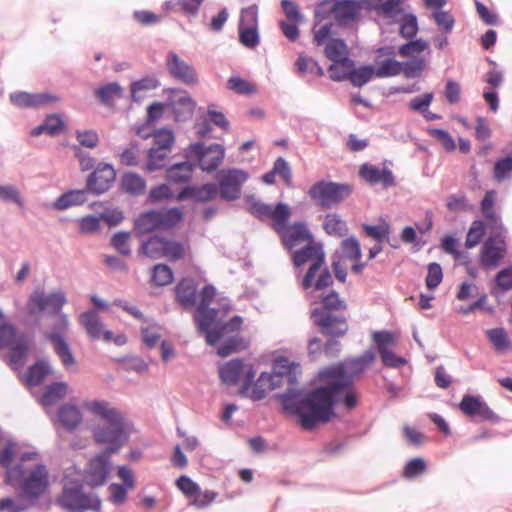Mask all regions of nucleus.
I'll return each mask as SVG.
<instances>
[{"label": "nucleus", "instance_id": "nucleus-42", "mask_svg": "<svg viewBox=\"0 0 512 512\" xmlns=\"http://www.w3.org/2000/svg\"><path fill=\"white\" fill-rule=\"evenodd\" d=\"M153 240L162 242V257H167L170 261H178L185 254L184 244L181 241L163 237L159 234H153Z\"/></svg>", "mask_w": 512, "mask_h": 512}, {"label": "nucleus", "instance_id": "nucleus-29", "mask_svg": "<svg viewBox=\"0 0 512 512\" xmlns=\"http://www.w3.org/2000/svg\"><path fill=\"white\" fill-rule=\"evenodd\" d=\"M373 77H375V66L373 64L355 65L353 60V68L343 75L334 74L333 78L341 80H349L354 87H362L366 85Z\"/></svg>", "mask_w": 512, "mask_h": 512}, {"label": "nucleus", "instance_id": "nucleus-27", "mask_svg": "<svg viewBox=\"0 0 512 512\" xmlns=\"http://www.w3.org/2000/svg\"><path fill=\"white\" fill-rule=\"evenodd\" d=\"M47 339L52 343L56 355L67 370L75 365L76 359L65 334L61 332H50Z\"/></svg>", "mask_w": 512, "mask_h": 512}, {"label": "nucleus", "instance_id": "nucleus-43", "mask_svg": "<svg viewBox=\"0 0 512 512\" xmlns=\"http://www.w3.org/2000/svg\"><path fill=\"white\" fill-rule=\"evenodd\" d=\"M161 82L156 75H146L138 80H135L130 85L131 100L137 104L143 101V97L137 93L140 91H150L159 88Z\"/></svg>", "mask_w": 512, "mask_h": 512}, {"label": "nucleus", "instance_id": "nucleus-9", "mask_svg": "<svg viewBox=\"0 0 512 512\" xmlns=\"http://www.w3.org/2000/svg\"><path fill=\"white\" fill-rule=\"evenodd\" d=\"M246 202L249 204L248 212L259 221L263 222L267 218H272V228L276 226L280 227L282 223L292 216L291 207L282 201H278L274 206L267 204L259 199H256L253 195L246 196Z\"/></svg>", "mask_w": 512, "mask_h": 512}, {"label": "nucleus", "instance_id": "nucleus-63", "mask_svg": "<svg viewBox=\"0 0 512 512\" xmlns=\"http://www.w3.org/2000/svg\"><path fill=\"white\" fill-rule=\"evenodd\" d=\"M341 248L344 256L349 260H361L362 249L360 241L356 236H349L342 240Z\"/></svg>", "mask_w": 512, "mask_h": 512}, {"label": "nucleus", "instance_id": "nucleus-3", "mask_svg": "<svg viewBox=\"0 0 512 512\" xmlns=\"http://www.w3.org/2000/svg\"><path fill=\"white\" fill-rule=\"evenodd\" d=\"M309 320L312 332L307 341V353L311 361L317 360L322 354L327 357H337L342 351L343 338L348 330L349 324L344 315L341 314H310Z\"/></svg>", "mask_w": 512, "mask_h": 512}, {"label": "nucleus", "instance_id": "nucleus-6", "mask_svg": "<svg viewBox=\"0 0 512 512\" xmlns=\"http://www.w3.org/2000/svg\"><path fill=\"white\" fill-rule=\"evenodd\" d=\"M9 348L10 355L6 363L13 371L20 370L30 352V338L10 322L0 323V350Z\"/></svg>", "mask_w": 512, "mask_h": 512}, {"label": "nucleus", "instance_id": "nucleus-11", "mask_svg": "<svg viewBox=\"0 0 512 512\" xmlns=\"http://www.w3.org/2000/svg\"><path fill=\"white\" fill-rule=\"evenodd\" d=\"M291 260L296 268L302 267L309 261L311 262L306 271V279L309 280L325 265L326 256L323 244L312 239V241L307 242L300 249L294 250L291 255Z\"/></svg>", "mask_w": 512, "mask_h": 512}, {"label": "nucleus", "instance_id": "nucleus-2", "mask_svg": "<svg viewBox=\"0 0 512 512\" xmlns=\"http://www.w3.org/2000/svg\"><path fill=\"white\" fill-rule=\"evenodd\" d=\"M83 408L91 415L100 418L107 425H95L91 434L96 444H105L104 449L91 459L86 471V483L91 488L103 486L110 477L111 455L118 453L131 437L133 422L119 409L110 407L105 400H86Z\"/></svg>", "mask_w": 512, "mask_h": 512}, {"label": "nucleus", "instance_id": "nucleus-22", "mask_svg": "<svg viewBox=\"0 0 512 512\" xmlns=\"http://www.w3.org/2000/svg\"><path fill=\"white\" fill-rule=\"evenodd\" d=\"M17 442L9 439L0 449V466L5 471L4 483H10L14 475H21L24 464L14 463L16 457Z\"/></svg>", "mask_w": 512, "mask_h": 512}, {"label": "nucleus", "instance_id": "nucleus-32", "mask_svg": "<svg viewBox=\"0 0 512 512\" xmlns=\"http://www.w3.org/2000/svg\"><path fill=\"white\" fill-rule=\"evenodd\" d=\"M279 176L286 185H290L292 181V170L288 161L284 157H278L271 168L261 176L263 183L267 185H274L276 180L275 177Z\"/></svg>", "mask_w": 512, "mask_h": 512}, {"label": "nucleus", "instance_id": "nucleus-19", "mask_svg": "<svg viewBox=\"0 0 512 512\" xmlns=\"http://www.w3.org/2000/svg\"><path fill=\"white\" fill-rule=\"evenodd\" d=\"M458 408L471 419L478 421L500 422V417L488 406L480 395L465 394Z\"/></svg>", "mask_w": 512, "mask_h": 512}, {"label": "nucleus", "instance_id": "nucleus-47", "mask_svg": "<svg viewBox=\"0 0 512 512\" xmlns=\"http://www.w3.org/2000/svg\"><path fill=\"white\" fill-rule=\"evenodd\" d=\"M377 6L373 9L378 15L387 18L395 19L400 13L403 12V4L405 0H369Z\"/></svg>", "mask_w": 512, "mask_h": 512}, {"label": "nucleus", "instance_id": "nucleus-52", "mask_svg": "<svg viewBox=\"0 0 512 512\" xmlns=\"http://www.w3.org/2000/svg\"><path fill=\"white\" fill-rule=\"evenodd\" d=\"M375 77L390 78L400 75L401 61L393 57H386L383 60L375 59Z\"/></svg>", "mask_w": 512, "mask_h": 512}, {"label": "nucleus", "instance_id": "nucleus-4", "mask_svg": "<svg viewBox=\"0 0 512 512\" xmlns=\"http://www.w3.org/2000/svg\"><path fill=\"white\" fill-rule=\"evenodd\" d=\"M185 160L171 164L173 170L184 171L191 174L199 167L206 173H212L218 169L225 158V147L219 143L206 145L203 141L190 143L183 150Z\"/></svg>", "mask_w": 512, "mask_h": 512}, {"label": "nucleus", "instance_id": "nucleus-16", "mask_svg": "<svg viewBox=\"0 0 512 512\" xmlns=\"http://www.w3.org/2000/svg\"><path fill=\"white\" fill-rule=\"evenodd\" d=\"M333 7L330 12H334L337 25L343 28L359 20L361 9L371 12L377 8L369 0H334Z\"/></svg>", "mask_w": 512, "mask_h": 512}, {"label": "nucleus", "instance_id": "nucleus-31", "mask_svg": "<svg viewBox=\"0 0 512 512\" xmlns=\"http://www.w3.org/2000/svg\"><path fill=\"white\" fill-rule=\"evenodd\" d=\"M506 250V245H495L490 240H484L479 255L481 265L485 268H496L504 258Z\"/></svg>", "mask_w": 512, "mask_h": 512}, {"label": "nucleus", "instance_id": "nucleus-8", "mask_svg": "<svg viewBox=\"0 0 512 512\" xmlns=\"http://www.w3.org/2000/svg\"><path fill=\"white\" fill-rule=\"evenodd\" d=\"M353 192V186L347 182H334L331 180H319L308 190L309 197L323 209L341 203Z\"/></svg>", "mask_w": 512, "mask_h": 512}, {"label": "nucleus", "instance_id": "nucleus-24", "mask_svg": "<svg viewBox=\"0 0 512 512\" xmlns=\"http://www.w3.org/2000/svg\"><path fill=\"white\" fill-rule=\"evenodd\" d=\"M359 175L370 185L381 183L384 188H389L396 183L392 170L387 167L380 168L370 163H364L360 166Z\"/></svg>", "mask_w": 512, "mask_h": 512}, {"label": "nucleus", "instance_id": "nucleus-45", "mask_svg": "<svg viewBox=\"0 0 512 512\" xmlns=\"http://www.w3.org/2000/svg\"><path fill=\"white\" fill-rule=\"evenodd\" d=\"M319 276L315 279L316 275H313L309 280L306 279V273L304 274L301 286L304 290L313 288L315 291H321L329 288L333 284V278L331 272L327 266H323L319 270Z\"/></svg>", "mask_w": 512, "mask_h": 512}, {"label": "nucleus", "instance_id": "nucleus-21", "mask_svg": "<svg viewBox=\"0 0 512 512\" xmlns=\"http://www.w3.org/2000/svg\"><path fill=\"white\" fill-rule=\"evenodd\" d=\"M218 194L217 184L214 182H206L200 185L191 184L182 187L177 194H175V199L180 202L193 200L197 203H205L213 200Z\"/></svg>", "mask_w": 512, "mask_h": 512}, {"label": "nucleus", "instance_id": "nucleus-44", "mask_svg": "<svg viewBox=\"0 0 512 512\" xmlns=\"http://www.w3.org/2000/svg\"><path fill=\"white\" fill-rule=\"evenodd\" d=\"M80 321L91 339L98 340L101 338L104 324L95 310L84 311L80 316Z\"/></svg>", "mask_w": 512, "mask_h": 512}, {"label": "nucleus", "instance_id": "nucleus-35", "mask_svg": "<svg viewBox=\"0 0 512 512\" xmlns=\"http://www.w3.org/2000/svg\"><path fill=\"white\" fill-rule=\"evenodd\" d=\"M146 189V180L134 171L123 173L119 182V190L132 196H139Z\"/></svg>", "mask_w": 512, "mask_h": 512}, {"label": "nucleus", "instance_id": "nucleus-46", "mask_svg": "<svg viewBox=\"0 0 512 512\" xmlns=\"http://www.w3.org/2000/svg\"><path fill=\"white\" fill-rule=\"evenodd\" d=\"M512 289V266H506L500 269L494 278V283L490 293L495 297H500Z\"/></svg>", "mask_w": 512, "mask_h": 512}, {"label": "nucleus", "instance_id": "nucleus-53", "mask_svg": "<svg viewBox=\"0 0 512 512\" xmlns=\"http://www.w3.org/2000/svg\"><path fill=\"white\" fill-rule=\"evenodd\" d=\"M486 231H487L486 222L481 219H475L471 223V225L468 229V232L466 234L465 247L467 249H472L476 245H478L482 241L484 235L486 234Z\"/></svg>", "mask_w": 512, "mask_h": 512}, {"label": "nucleus", "instance_id": "nucleus-17", "mask_svg": "<svg viewBox=\"0 0 512 512\" xmlns=\"http://www.w3.org/2000/svg\"><path fill=\"white\" fill-rule=\"evenodd\" d=\"M289 220L290 218H287L280 227L276 226L274 229L285 249L292 250L301 242H309L314 239L305 221L300 220L289 223Z\"/></svg>", "mask_w": 512, "mask_h": 512}, {"label": "nucleus", "instance_id": "nucleus-38", "mask_svg": "<svg viewBox=\"0 0 512 512\" xmlns=\"http://www.w3.org/2000/svg\"><path fill=\"white\" fill-rule=\"evenodd\" d=\"M219 315V309L215 307H195L194 320L197 331L206 335L212 325L215 323Z\"/></svg>", "mask_w": 512, "mask_h": 512}, {"label": "nucleus", "instance_id": "nucleus-1", "mask_svg": "<svg viewBox=\"0 0 512 512\" xmlns=\"http://www.w3.org/2000/svg\"><path fill=\"white\" fill-rule=\"evenodd\" d=\"M376 359L372 348L357 357L345 358L322 368L317 375L319 384L313 387L297 388L300 363L285 355L276 356L271 369L277 380L286 379L289 387L274 395L281 405V411L294 417L299 426L313 431L321 424H327L337 417L336 406L347 411L354 410L360 403L355 379Z\"/></svg>", "mask_w": 512, "mask_h": 512}, {"label": "nucleus", "instance_id": "nucleus-49", "mask_svg": "<svg viewBox=\"0 0 512 512\" xmlns=\"http://www.w3.org/2000/svg\"><path fill=\"white\" fill-rule=\"evenodd\" d=\"M323 229L329 236L343 237L348 231V226L339 214L327 213L324 217Z\"/></svg>", "mask_w": 512, "mask_h": 512}, {"label": "nucleus", "instance_id": "nucleus-23", "mask_svg": "<svg viewBox=\"0 0 512 512\" xmlns=\"http://www.w3.org/2000/svg\"><path fill=\"white\" fill-rule=\"evenodd\" d=\"M325 56L332 62L327 70H334L339 64L353 65V59L348 55V46L343 38H332L325 44Z\"/></svg>", "mask_w": 512, "mask_h": 512}, {"label": "nucleus", "instance_id": "nucleus-59", "mask_svg": "<svg viewBox=\"0 0 512 512\" xmlns=\"http://www.w3.org/2000/svg\"><path fill=\"white\" fill-rule=\"evenodd\" d=\"M238 37L244 47L255 49L260 44L259 27H238Z\"/></svg>", "mask_w": 512, "mask_h": 512}, {"label": "nucleus", "instance_id": "nucleus-28", "mask_svg": "<svg viewBox=\"0 0 512 512\" xmlns=\"http://www.w3.org/2000/svg\"><path fill=\"white\" fill-rule=\"evenodd\" d=\"M57 420L67 432H73L81 424L83 414L76 404L64 403L58 408Z\"/></svg>", "mask_w": 512, "mask_h": 512}, {"label": "nucleus", "instance_id": "nucleus-64", "mask_svg": "<svg viewBox=\"0 0 512 512\" xmlns=\"http://www.w3.org/2000/svg\"><path fill=\"white\" fill-rule=\"evenodd\" d=\"M487 336L492 345L501 351L511 348V341L504 328H493L487 331Z\"/></svg>", "mask_w": 512, "mask_h": 512}, {"label": "nucleus", "instance_id": "nucleus-36", "mask_svg": "<svg viewBox=\"0 0 512 512\" xmlns=\"http://www.w3.org/2000/svg\"><path fill=\"white\" fill-rule=\"evenodd\" d=\"M390 24L398 23V34L401 38H414L419 32V24L416 14L413 12H402L395 19L389 21Z\"/></svg>", "mask_w": 512, "mask_h": 512}, {"label": "nucleus", "instance_id": "nucleus-25", "mask_svg": "<svg viewBox=\"0 0 512 512\" xmlns=\"http://www.w3.org/2000/svg\"><path fill=\"white\" fill-rule=\"evenodd\" d=\"M176 302L185 310L195 307L198 300L197 283L191 277L182 278L174 288Z\"/></svg>", "mask_w": 512, "mask_h": 512}, {"label": "nucleus", "instance_id": "nucleus-48", "mask_svg": "<svg viewBox=\"0 0 512 512\" xmlns=\"http://www.w3.org/2000/svg\"><path fill=\"white\" fill-rule=\"evenodd\" d=\"M361 228L367 237L372 238L376 242L383 243L386 241L390 243V225L385 219L380 218L378 224L364 223Z\"/></svg>", "mask_w": 512, "mask_h": 512}, {"label": "nucleus", "instance_id": "nucleus-10", "mask_svg": "<svg viewBox=\"0 0 512 512\" xmlns=\"http://www.w3.org/2000/svg\"><path fill=\"white\" fill-rule=\"evenodd\" d=\"M89 493L84 491V483L79 478H67L55 504L67 512H86L85 501Z\"/></svg>", "mask_w": 512, "mask_h": 512}, {"label": "nucleus", "instance_id": "nucleus-13", "mask_svg": "<svg viewBox=\"0 0 512 512\" xmlns=\"http://www.w3.org/2000/svg\"><path fill=\"white\" fill-rule=\"evenodd\" d=\"M66 302V294L62 291H56L45 295L43 290L36 289L29 295L26 306L30 315L44 313L54 315L60 314Z\"/></svg>", "mask_w": 512, "mask_h": 512}, {"label": "nucleus", "instance_id": "nucleus-14", "mask_svg": "<svg viewBox=\"0 0 512 512\" xmlns=\"http://www.w3.org/2000/svg\"><path fill=\"white\" fill-rule=\"evenodd\" d=\"M153 146L147 151V161L145 170L147 172H155L165 167V163L155 162V158L164 161L167 157L165 153H160V150H168L175 143V133L170 127L164 126L153 130Z\"/></svg>", "mask_w": 512, "mask_h": 512}, {"label": "nucleus", "instance_id": "nucleus-58", "mask_svg": "<svg viewBox=\"0 0 512 512\" xmlns=\"http://www.w3.org/2000/svg\"><path fill=\"white\" fill-rule=\"evenodd\" d=\"M34 508L27 500H22L17 495L16 498L6 496L0 498V512H26Z\"/></svg>", "mask_w": 512, "mask_h": 512}, {"label": "nucleus", "instance_id": "nucleus-37", "mask_svg": "<svg viewBox=\"0 0 512 512\" xmlns=\"http://www.w3.org/2000/svg\"><path fill=\"white\" fill-rule=\"evenodd\" d=\"M52 373V367L47 359H37L27 368L24 381L29 386H38L43 379Z\"/></svg>", "mask_w": 512, "mask_h": 512}, {"label": "nucleus", "instance_id": "nucleus-30", "mask_svg": "<svg viewBox=\"0 0 512 512\" xmlns=\"http://www.w3.org/2000/svg\"><path fill=\"white\" fill-rule=\"evenodd\" d=\"M90 194L88 187L84 189H69L60 194L53 202V208L57 211H65L74 206H81L87 201Z\"/></svg>", "mask_w": 512, "mask_h": 512}, {"label": "nucleus", "instance_id": "nucleus-26", "mask_svg": "<svg viewBox=\"0 0 512 512\" xmlns=\"http://www.w3.org/2000/svg\"><path fill=\"white\" fill-rule=\"evenodd\" d=\"M281 386V380H277L274 377L273 371L270 372L263 371L260 373L257 379L254 378V382L252 384V391L248 397H250L253 401H261L267 396L268 390H275Z\"/></svg>", "mask_w": 512, "mask_h": 512}, {"label": "nucleus", "instance_id": "nucleus-18", "mask_svg": "<svg viewBox=\"0 0 512 512\" xmlns=\"http://www.w3.org/2000/svg\"><path fill=\"white\" fill-rule=\"evenodd\" d=\"M116 180V170L111 163L99 162L86 178V186L93 195L106 193Z\"/></svg>", "mask_w": 512, "mask_h": 512}, {"label": "nucleus", "instance_id": "nucleus-60", "mask_svg": "<svg viewBox=\"0 0 512 512\" xmlns=\"http://www.w3.org/2000/svg\"><path fill=\"white\" fill-rule=\"evenodd\" d=\"M227 87L239 95H252L257 92L252 83L240 76H231L227 81Z\"/></svg>", "mask_w": 512, "mask_h": 512}, {"label": "nucleus", "instance_id": "nucleus-61", "mask_svg": "<svg viewBox=\"0 0 512 512\" xmlns=\"http://www.w3.org/2000/svg\"><path fill=\"white\" fill-rule=\"evenodd\" d=\"M443 280V269L438 262H431L427 265V275L425 278V285L429 291H434L438 288Z\"/></svg>", "mask_w": 512, "mask_h": 512}, {"label": "nucleus", "instance_id": "nucleus-41", "mask_svg": "<svg viewBox=\"0 0 512 512\" xmlns=\"http://www.w3.org/2000/svg\"><path fill=\"white\" fill-rule=\"evenodd\" d=\"M157 209L141 212L134 220V228L139 235H146L159 230Z\"/></svg>", "mask_w": 512, "mask_h": 512}, {"label": "nucleus", "instance_id": "nucleus-20", "mask_svg": "<svg viewBox=\"0 0 512 512\" xmlns=\"http://www.w3.org/2000/svg\"><path fill=\"white\" fill-rule=\"evenodd\" d=\"M166 69L174 79L185 85L194 86L198 84V75L195 68L180 58L174 51L167 54Z\"/></svg>", "mask_w": 512, "mask_h": 512}, {"label": "nucleus", "instance_id": "nucleus-40", "mask_svg": "<svg viewBox=\"0 0 512 512\" xmlns=\"http://www.w3.org/2000/svg\"><path fill=\"white\" fill-rule=\"evenodd\" d=\"M159 230L174 229L184 219V212L179 207L157 209Z\"/></svg>", "mask_w": 512, "mask_h": 512}, {"label": "nucleus", "instance_id": "nucleus-54", "mask_svg": "<svg viewBox=\"0 0 512 512\" xmlns=\"http://www.w3.org/2000/svg\"><path fill=\"white\" fill-rule=\"evenodd\" d=\"M174 280L172 268L165 263H157L152 267L151 282L158 287L169 285Z\"/></svg>", "mask_w": 512, "mask_h": 512}, {"label": "nucleus", "instance_id": "nucleus-7", "mask_svg": "<svg viewBox=\"0 0 512 512\" xmlns=\"http://www.w3.org/2000/svg\"><path fill=\"white\" fill-rule=\"evenodd\" d=\"M219 379L227 386H236L240 382V395L248 397V391L251 389L256 376L254 364L247 363L243 358H233L219 367Z\"/></svg>", "mask_w": 512, "mask_h": 512}, {"label": "nucleus", "instance_id": "nucleus-62", "mask_svg": "<svg viewBox=\"0 0 512 512\" xmlns=\"http://www.w3.org/2000/svg\"><path fill=\"white\" fill-rule=\"evenodd\" d=\"M372 341L376 346L378 353L381 354L384 351L389 350V347L396 343V338L394 333L390 330H379L373 332Z\"/></svg>", "mask_w": 512, "mask_h": 512}, {"label": "nucleus", "instance_id": "nucleus-33", "mask_svg": "<svg viewBox=\"0 0 512 512\" xmlns=\"http://www.w3.org/2000/svg\"><path fill=\"white\" fill-rule=\"evenodd\" d=\"M68 392L65 381H54L43 388L39 402L44 407H51L62 400Z\"/></svg>", "mask_w": 512, "mask_h": 512}, {"label": "nucleus", "instance_id": "nucleus-39", "mask_svg": "<svg viewBox=\"0 0 512 512\" xmlns=\"http://www.w3.org/2000/svg\"><path fill=\"white\" fill-rule=\"evenodd\" d=\"M122 94L123 88L117 81L107 82L94 90L95 98L106 107L112 106L115 98H120Z\"/></svg>", "mask_w": 512, "mask_h": 512}, {"label": "nucleus", "instance_id": "nucleus-55", "mask_svg": "<svg viewBox=\"0 0 512 512\" xmlns=\"http://www.w3.org/2000/svg\"><path fill=\"white\" fill-rule=\"evenodd\" d=\"M217 355L224 358L232 353L242 351L247 348L244 339L241 336L232 335L219 342Z\"/></svg>", "mask_w": 512, "mask_h": 512}, {"label": "nucleus", "instance_id": "nucleus-12", "mask_svg": "<svg viewBox=\"0 0 512 512\" xmlns=\"http://www.w3.org/2000/svg\"><path fill=\"white\" fill-rule=\"evenodd\" d=\"M249 173L242 168H225L217 173L218 192L225 201H236L241 196L242 185L248 180Z\"/></svg>", "mask_w": 512, "mask_h": 512}, {"label": "nucleus", "instance_id": "nucleus-5", "mask_svg": "<svg viewBox=\"0 0 512 512\" xmlns=\"http://www.w3.org/2000/svg\"><path fill=\"white\" fill-rule=\"evenodd\" d=\"M5 484L17 487L19 498L27 500L39 510L43 509L41 499L49 494L51 486L48 469L43 463H37L29 469L24 466L20 476L14 475L13 480Z\"/></svg>", "mask_w": 512, "mask_h": 512}, {"label": "nucleus", "instance_id": "nucleus-51", "mask_svg": "<svg viewBox=\"0 0 512 512\" xmlns=\"http://www.w3.org/2000/svg\"><path fill=\"white\" fill-rule=\"evenodd\" d=\"M407 41L397 48L399 56L404 58H412L415 54H421L429 48V43L423 38H405Z\"/></svg>", "mask_w": 512, "mask_h": 512}, {"label": "nucleus", "instance_id": "nucleus-56", "mask_svg": "<svg viewBox=\"0 0 512 512\" xmlns=\"http://www.w3.org/2000/svg\"><path fill=\"white\" fill-rule=\"evenodd\" d=\"M295 66L299 74H305L307 72L314 74L318 77L324 76L325 72L320 63L313 59L300 54L295 61Z\"/></svg>", "mask_w": 512, "mask_h": 512}, {"label": "nucleus", "instance_id": "nucleus-34", "mask_svg": "<svg viewBox=\"0 0 512 512\" xmlns=\"http://www.w3.org/2000/svg\"><path fill=\"white\" fill-rule=\"evenodd\" d=\"M346 309V303L335 290L321 297V304L310 310V314H337L336 312Z\"/></svg>", "mask_w": 512, "mask_h": 512}, {"label": "nucleus", "instance_id": "nucleus-57", "mask_svg": "<svg viewBox=\"0 0 512 512\" xmlns=\"http://www.w3.org/2000/svg\"><path fill=\"white\" fill-rule=\"evenodd\" d=\"M512 175V154L499 157L493 166V178L497 182H503Z\"/></svg>", "mask_w": 512, "mask_h": 512}, {"label": "nucleus", "instance_id": "nucleus-15", "mask_svg": "<svg viewBox=\"0 0 512 512\" xmlns=\"http://www.w3.org/2000/svg\"><path fill=\"white\" fill-rule=\"evenodd\" d=\"M163 93L168 94L167 105L173 113L174 121L187 122L192 118L197 103L186 90L168 87Z\"/></svg>", "mask_w": 512, "mask_h": 512}, {"label": "nucleus", "instance_id": "nucleus-50", "mask_svg": "<svg viewBox=\"0 0 512 512\" xmlns=\"http://www.w3.org/2000/svg\"><path fill=\"white\" fill-rule=\"evenodd\" d=\"M427 65L426 59L422 56H413L407 60L401 61L400 74L406 79L419 78Z\"/></svg>", "mask_w": 512, "mask_h": 512}]
</instances>
